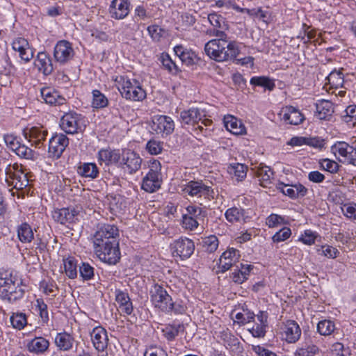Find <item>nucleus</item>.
I'll list each match as a JSON object with an SVG mask.
<instances>
[{
	"label": "nucleus",
	"mask_w": 356,
	"mask_h": 356,
	"mask_svg": "<svg viewBox=\"0 0 356 356\" xmlns=\"http://www.w3.org/2000/svg\"><path fill=\"white\" fill-rule=\"evenodd\" d=\"M201 244L205 251L211 253L217 250L219 241L216 236L210 235L207 237L202 238Z\"/></svg>",
	"instance_id": "e433bc0d"
},
{
	"label": "nucleus",
	"mask_w": 356,
	"mask_h": 356,
	"mask_svg": "<svg viewBox=\"0 0 356 356\" xmlns=\"http://www.w3.org/2000/svg\"><path fill=\"white\" fill-rule=\"evenodd\" d=\"M4 141L8 146L13 152L15 150L19 142L17 140L16 137L12 134H6L4 136Z\"/></svg>",
	"instance_id": "69168bd1"
},
{
	"label": "nucleus",
	"mask_w": 356,
	"mask_h": 356,
	"mask_svg": "<svg viewBox=\"0 0 356 356\" xmlns=\"http://www.w3.org/2000/svg\"><path fill=\"white\" fill-rule=\"evenodd\" d=\"M331 150L336 156L338 154L343 158V160L339 159L340 161L356 165V147L351 146L346 142L339 141L332 146Z\"/></svg>",
	"instance_id": "6e6552de"
},
{
	"label": "nucleus",
	"mask_w": 356,
	"mask_h": 356,
	"mask_svg": "<svg viewBox=\"0 0 356 356\" xmlns=\"http://www.w3.org/2000/svg\"><path fill=\"white\" fill-rule=\"evenodd\" d=\"M21 165H18L17 163L14 164H6L5 166H2L4 168V172L6 175L5 181L7 183L8 186H10L11 184L10 182L13 184V181L10 180L14 174L17 172L18 169L20 168Z\"/></svg>",
	"instance_id": "49530a36"
},
{
	"label": "nucleus",
	"mask_w": 356,
	"mask_h": 356,
	"mask_svg": "<svg viewBox=\"0 0 356 356\" xmlns=\"http://www.w3.org/2000/svg\"><path fill=\"white\" fill-rule=\"evenodd\" d=\"M227 172L234 175L237 181H242L247 174V166L241 163H234L227 168Z\"/></svg>",
	"instance_id": "72a5a7b5"
},
{
	"label": "nucleus",
	"mask_w": 356,
	"mask_h": 356,
	"mask_svg": "<svg viewBox=\"0 0 356 356\" xmlns=\"http://www.w3.org/2000/svg\"><path fill=\"white\" fill-rule=\"evenodd\" d=\"M10 323L13 327L22 330L27 323L26 315L23 313L13 314L10 316Z\"/></svg>",
	"instance_id": "a19ab883"
},
{
	"label": "nucleus",
	"mask_w": 356,
	"mask_h": 356,
	"mask_svg": "<svg viewBox=\"0 0 356 356\" xmlns=\"http://www.w3.org/2000/svg\"><path fill=\"white\" fill-rule=\"evenodd\" d=\"M129 6L128 0H113L109 10L111 17L116 19H124L129 13Z\"/></svg>",
	"instance_id": "6ab92c4d"
},
{
	"label": "nucleus",
	"mask_w": 356,
	"mask_h": 356,
	"mask_svg": "<svg viewBox=\"0 0 356 356\" xmlns=\"http://www.w3.org/2000/svg\"><path fill=\"white\" fill-rule=\"evenodd\" d=\"M24 133L25 137L29 138L32 145H34L37 148H40L43 146V143L48 134L47 130L42 127H32L30 129L26 128L24 131Z\"/></svg>",
	"instance_id": "ddd939ff"
},
{
	"label": "nucleus",
	"mask_w": 356,
	"mask_h": 356,
	"mask_svg": "<svg viewBox=\"0 0 356 356\" xmlns=\"http://www.w3.org/2000/svg\"><path fill=\"white\" fill-rule=\"evenodd\" d=\"M183 328L184 326L181 325H168L163 330V335L168 341H172L175 339L180 330H183Z\"/></svg>",
	"instance_id": "37998d69"
},
{
	"label": "nucleus",
	"mask_w": 356,
	"mask_h": 356,
	"mask_svg": "<svg viewBox=\"0 0 356 356\" xmlns=\"http://www.w3.org/2000/svg\"><path fill=\"white\" fill-rule=\"evenodd\" d=\"M98 159L101 163H104L106 165L117 164L120 160V154L119 150L102 149L98 153Z\"/></svg>",
	"instance_id": "b1692460"
},
{
	"label": "nucleus",
	"mask_w": 356,
	"mask_h": 356,
	"mask_svg": "<svg viewBox=\"0 0 356 356\" xmlns=\"http://www.w3.org/2000/svg\"><path fill=\"white\" fill-rule=\"evenodd\" d=\"M148 152L152 155L161 153L163 150V143L154 139L149 140L146 145Z\"/></svg>",
	"instance_id": "8fccbe9b"
},
{
	"label": "nucleus",
	"mask_w": 356,
	"mask_h": 356,
	"mask_svg": "<svg viewBox=\"0 0 356 356\" xmlns=\"http://www.w3.org/2000/svg\"><path fill=\"white\" fill-rule=\"evenodd\" d=\"M250 83L253 86L264 87L269 90H273L275 87L274 82L266 76H253Z\"/></svg>",
	"instance_id": "4c0bfd02"
},
{
	"label": "nucleus",
	"mask_w": 356,
	"mask_h": 356,
	"mask_svg": "<svg viewBox=\"0 0 356 356\" xmlns=\"http://www.w3.org/2000/svg\"><path fill=\"white\" fill-rule=\"evenodd\" d=\"M74 338L66 332L58 333L55 338V343L59 350H70L74 343Z\"/></svg>",
	"instance_id": "c85d7f7f"
},
{
	"label": "nucleus",
	"mask_w": 356,
	"mask_h": 356,
	"mask_svg": "<svg viewBox=\"0 0 356 356\" xmlns=\"http://www.w3.org/2000/svg\"><path fill=\"white\" fill-rule=\"evenodd\" d=\"M320 163L321 167L323 170L332 174L337 172L339 168V165L336 161L330 160L328 159L322 160Z\"/></svg>",
	"instance_id": "5fc2aeb1"
},
{
	"label": "nucleus",
	"mask_w": 356,
	"mask_h": 356,
	"mask_svg": "<svg viewBox=\"0 0 356 356\" xmlns=\"http://www.w3.org/2000/svg\"><path fill=\"white\" fill-rule=\"evenodd\" d=\"M14 152L19 157L26 159H32L34 156L33 151L25 145H22L21 143L18 145Z\"/></svg>",
	"instance_id": "3c124183"
},
{
	"label": "nucleus",
	"mask_w": 356,
	"mask_h": 356,
	"mask_svg": "<svg viewBox=\"0 0 356 356\" xmlns=\"http://www.w3.org/2000/svg\"><path fill=\"white\" fill-rule=\"evenodd\" d=\"M184 195H190L197 199L204 198L207 202L214 199V191L211 186L207 185L202 180L188 181L182 189Z\"/></svg>",
	"instance_id": "39448f33"
},
{
	"label": "nucleus",
	"mask_w": 356,
	"mask_h": 356,
	"mask_svg": "<svg viewBox=\"0 0 356 356\" xmlns=\"http://www.w3.org/2000/svg\"><path fill=\"white\" fill-rule=\"evenodd\" d=\"M35 66L44 75H49L54 70L51 58L45 52H39L34 62Z\"/></svg>",
	"instance_id": "412c9836"
},
{
	"label": "nucleus",
	"mask_w": 356,
	"mask_h": 356,
	"mask_svg": "<svg viewBox=\"0 0 356 356\" xmlns=\"http://www.w3.org/2000/svg\"><path fill=\"white\" fill-rule=\"evenodd\" d=\"M92 106L95 108H104L108 105V99L99 90L92 92Z\"/></svg>",
	"instance_id": "a18cd8bd"
},
{
	"label": "nucleus",
	"mask_w": 356,
	"mask_h": 356,
	"mask_svg": "<svg viewBox=\"0 0 356 356\" xmlns=\"http://www.w3.org/2000/svg\"><path fill=\"white\" fill-rule=\"evenodd\" d=\"M319 352V348L315 345L298 348L294 353V356H314Z\"/></svg>",
	"instance_id": "c03bdc74"
},
{
	"label": "nucleus",
	"mask_w": 356,
	"mask_h": 356,
	"mask_svg": "<svg viewBox=\"0 0 356 356\" xmlns=\"http://www.w3.org/2000/svg\"><path fill=\"white\" fill-rule=\"evenodd\" d=\"M65 272L67 277L74 279L77 275L76 264L74 259L68 258L64 260Z\"/></svg>",
	"instance_id": "79ce46f5"
},
{
	"label": "nucleus",
	"mask_w": 356,
	"mask_h": 356,
	"mask_svg": "<svg viewBox=\"0 0 356 356\" xmlns=\"http://www.w3.org/2000/svg\"><path fill=\"white\" fill-rule=\"evenodd\" d=\"M232 280L237 284H242L245 280L248 279L246 271H242L239 269V266H236L232 275Z\"/></svg>",
	"instance_id": "bf43d9fd"
},
{
	"label": "nucleus",
	"mask_w": 356,
	"mask_h": 356,
	"mask_svg": "<svg viewBox=\"0 0 356 356\" xmlns=\"http://www.w3.org/2000/svg\"><path fill=\"white\" fill-rule=\"evenodd\" d=\"M172 256L179 257L182 260L189 258L194 252L195 244L187 238H180L170 245Z\"/></svg>",
	"instance_id": "0eeeda50"
},
{
	"label": "nucleus",
	"mask_w": 356,
	"mask_h": 356,
	"mask_svg": "<svg viewBox=\"0 0 356 356\" xmlns=\"http://www.w3.org/2000/svg\"><path fill=\"white\" fill-rule=\"evenodd\" d=\"M81 115L76 112H69L63 115L60 119V128L67 134H75L81 130L83 124Z\"/></svg>",
	"instance_id": "1a4fd4ad"
},
{
	"label": "nucleus",
	"mask_w": 356,
	"mask_h": 356,
	"mask_svg": "<svg viewBox=\"0 0 356 356\" xmlns=\"http://www.w3.org/2000/svg\"><path fill=\"white\" fill-rule=\"evenodd\" d=\"M218 337L223 341L224 345L226 346L232 347L238 344V339L227 328L222 329L219 332Z\"/></svg>",
	"instance_id": "f704fd0d"
},
{
	"label": "nucleus",
	"mask_w": 356,
	"mask_h": 356,
	"mask_svg": "<svg viewBox=\"0 0 356 356\" xmlns=\"http://www.w3.org/2000/svg\"><path fill=\"white\" fill-rule=\"evenodd\" d=\"M77 215L78 212L74 209L62 208L54 210L52 213V218L55 221L65 225L74 222Z\"/></svg>",
	"instance_id": "aec40b11"
},
{
	"label": "nucleus",
	"mask_w": 356,
	"mask_h": 356,
	"mask_svg": "<svg viewBox=\"0 0 356 356\" xmlns=\"http://www.w3.org/2000/svg\"><path fill=\"white\" fill-rule=\"evenodd\" d=\"M225 218L229 222L235 223L245 222L246 216L243 209L232 207L226 211Z\"/></svg>",
	"instance_id": "c756f323"
},
{
	"label": "nucleus",
	"mask_w": 356,
	"mask_h": 356,
	"mask_svg": "<svg viewBox=\"0 0 356 356\" xmlns=\"http://www.w3.org/2000/svg\"><path fill=\"white\" fill-rule=\"evenodd\" d=\"M151 128L156 134L168 136L175 129V124L171 118L165 115L155 116L152 120Z\"/></svg>",
	"instance_id": "9b49d317"
},
{
	"label": "nucleus",
	"mask_w": 356,
	"mask_h": 356,
	"mask_svg": "<svg viewBox=\"0 0 356 356\" xmlns=\"http://www.w3.org/2000/svg\"><path fill=\"white\" fill-rule=\"evenodd\" d=\"M142 159L135 152L127 150L122 154V162L124 168L127 170L129 174L137 172L141 166Z\"/></svg>",
	"instance_id": "dca6fc26"
},
{
	"label": "nucleus",
	"mask_w": 356,
	"mask_h": 356,
	"mask_svg": "<svg viewBox=\"0 0 356 356\" xmlns=\"http://www.w3.org/2000/svg\"><path fill=\"white\" fill-rule=\"evenodd\" d=\"M181 122L182 127L186 125L195 126L202 120V115L198 108H190L181 112Z\"/></svg>",
	"instance_id": "5701e85b"
},
{
	"label": "nucleus",
	"mask_w": 356,
	"mask_h": 356,
	"mask_svg": "<svg viewBox=\"0 0 356 356\" xmlns=\"http://www.w3.org/2000/svg\"><path fill=\"white\" fill-rule=\"evenodd\" d=\"M122 96L127 99L140 101L146 97V92L140 82L135 79L120 76V86L118 88Z\"/></svg>",
	"instance_id": "7ed1b4c3"
},
{
	"label": "nucleus",
	"mask_w": 356,
	"mask_h": 356,
	"mask_svg": "<svg viewBox=\"0 0 356 356\" xmlns=\"http://www.w3.org/2000/svg\"><path fill=\"white\" fill-rule=\"evenodd\" d=\"M206 54L217 62L235 59L239 54V49L234 41L211 40L204 46Z\"/></svg>",
	"instance_id": "f03ea898"
},
{
	"label": "nucleus",
	"mask_w": 356,
	"mask_h": 356,
	"mask_svg": "<svg viewBox=\"0 0 356 356\" xmlns=\"http://www.w3.org/2000/svg\"><path fill=\"white\" fill-rule=\"evenodd\" d=\"M37 307L40 311V316L44 323L49 321V315L47 312V305L42 300H37Z\"/></svg>",
	"instance_id": "0e129e2a"
},
{
	"label": "nucleus",
	"mask_w": 356,
	"mask_h": 356,
	"mask_svg": "<svg viewBox=\"0 0 356 356\" xmlns=\"http://www.w3.org/2000/svg\"><path fill=\"white\" fill-rule=\"evenodd\" d=\"M79 273L83 280H90L94 276V268L88 263H82L79 266Z\"/></svg>",
	"instance_id": "603ef678"
},
{
	"label": "nucleus",
	"mask_w": 356,
	"mask_h": 356,
	"mask_svg": "<svg viewBox=\"0 0 356 356\" xmlns=\"http://www.w3.org/2000/svg\"><path fill=\"white\" fill-rule=\"evenodd\" d=\"M282 329V336L286 341L292 343L299 340L301 336V329L295 321H287Z\"/></svg>",
	"instance_id": "f3484780"
},
{
	"label": "nucleus",
	"mask_w": 356,
	"mask_h": 356,
	"mask_svg": "<svg viewBox=\"0 0 356 356\" xmlns=\"http://www.w3.org/2000/svg\"><path fill=\"white\" fill-rule=\"evenodd\" d=\"M291 235V231L290 228L284 227L277 232H276L272 239L274 243H280L282 241H284L288 239Z\"/></svg>",
	"instance_id": "864d4df0"
},
{
	"label": "nucleus",
	"mask_w": 356,
	"mask_h": 356,
	"mask_svg": "<svg viewBox=\"0 0 356 356\" xmlns=\"http://www.w3.org/2000/svg\"><path fill=\"white\" fill-rule=\"evenodd\" d=\"M187 213L184 215L193 217V218L197 219L198 221L203 220V218L205 216V211L202 210V208L190 205L186 208Z\"/></svg>",
	"instance_id": "09e8293b"
},
{
	"label": "nucleus",
	"mask_w": 356,
	"mask_h": 356,
	"mask_svg": "<svg viewBox=\"0 0 356 356\" xmlns=\"http://www.w3.org/2000/svg\"><path fill=\"white\" fill-rule=\"evenodd\" d=\"M342 211L347 218L356 220V204L344 205Z\"/></svg>",
	"instance_id": "e2e57ef3"
},
{
	"label": "nucleus",
	"mask_w": 356,
	"mask_h": 356,
	"mask_svg": "<svg viewBox=\"0 0 356 356\" xmlns=\"http://www.w3.org/2000/svg\"><path fill=\"white\" fill-rule=\"evenodd\" d=\"M252 349L259 356H277L275 353L259 345L252 346Z\"/></svg>",
	"instance_id": "774afa93"
},
{
	"label": "nucleus",
	"mask_w": 356,
	"mask_h": 356,
	"mask_svg": "<svg viewBox=\"0 0 356 356\" xmlns=\"http://www.w3.org/2000/svg\"><path fill=\"white\" fill-rule=\"evenodd\" d=\"M161 163L154 160L149 166V170L143 179L142 188L148 192L153 193L160 188L162 178L161 174Z\"/></svg>",
	"instance_id": "423d86ee"
},
{
	"label": "nucleus",
	"mask_w": 356,
	"mask_h": 356,
	"mask_svg": "<svg viewBox=\"0 0 356 356\" xmlns=\"http://www.w3.org/2000/svg\"><path fill=\"white\" fill-rule=\"evenodd\" d=\"M147 31L154 41H159L163 35V29L158 25H151L147 27Z\"/></svg>",
	"instance_id": "13d9d810"
},
{
	"label": "nucleus",
	"mask_w": 356,
	"mask_h": 356,
	"mask_svg": "<svg viewBox=\"0 0 356 356\" xmlns=\"http://www.w3.org/2000/svg\"><path fill=\"white\" fill-rule=\"evenodd\" d=\"M335 330L334 323L330 320H322L317 324V330L321 335H330Z\"/></svg>",
	"instance_id": "c9c22d12"
},
{
	"label": "nucleus",
	"mask_w": 356,
	"mask_h": 356,
	"mask_svg": "<svg viewBox=\"0 0 356 356\" xmlns=\"http://www.w3.org/2000/svg\"><path fill=\"white\" fill-rule=\"evenodd\" d=\"M240 258L239 251L235 248H228L220 256L219 260V268L222 273H224L232 266H237Z\"/></svg>",
	"instance_id": "4468645a"
},
{
	"label": "nucleus",
	"mask_w": 356,
	"mask_h": 356,
	"mask_svg": "<svg viewBox=\"0 0 356 356\" xmlns=\"http://www.w3.org/2000/svg\"><path fill=\"white\" fill-rule=\"evenodd\" d=\"M21 165H18L17 163L14 164H6L5 166H2L4 168V172L6 175L5 181L7 183L8 186H10L11 184L10 182L13 184V181L10 180L14 174L17 172L18 169L20 168Z\"/></svg>",
	"instance_id": "de8ad7c7"
},
{
	"label": "nucleus",
	"mask_w": 356,
	"mask_h": 356,
	"mask_svg": "<svg viewBox=\"0 0 356 356\" xmlns=\"http://www.w3.org/2000/svg\"><path fill=\"white\" fill-rule=\"evenodd\" d=\"M78 173L85 177L96 178L99 174V170L95 163H83L77 169Z\"/></svg>",
	"instance_id": "2f4dec72"
},
{
	"label": "nucleus",
	"mask_w": 356,
	"mask_h": 356,
	"mask_svg": "<svg viewBox=\"0 0 356 356\" xmlns=\"http://www.w3.org/2000/svg\"><path fill=\"white\" fill-rule=\"evenodd\" d=\"M49 342L43 337H35L29 342L27 348L29 352L41 354L44 353L49 348Z\"/></svg>",
	"instance_id": "cd10ccee"
},
{
	"label": "nucleus",
	"mask_w": 356,
	"mask_h": 356,
	"mask_svg": "<svg viewBox=\"0 0 356 356\" xmlns=\"http://www.w3.org/2000/svg\"><path fill=\"white\" fill-rule=\"evenodd\" d=\"M257 175L263 181L267 182L270 181L273 172L270 167L264 165L258 168Z\"/></svg>",
	"instance_id": "6e6d98bb"
},
{
	"label": "nucleus",
	"mask_w": 356,
	"mask_h": 356,
	"mask_svg": "<svg viewBox=\"0 0 356 356\" xmlns=\"http://www.w3.org/2000/svg\"><path fill=\"white\" fill-rule=\"evenodd\" d=\"M149 297L155 308L168 314L170 307L172 306V298L163 286L154 284L149 290Z\"/></svg>",
	"instance_id": "20e7f679"
},
{
	"label": "nucleus",
	"mask_w": 356,
	"mask_h": 356,
	"mask_svg": "<svg viewBox=\"0 0 356 356\" xmlns=\"http://www.w3.org/2000/svg\"><path fill=\"white\" fill-rule=\"evenodd\" d=\"M333 348L331 356H350L347 350H343V346L341 343H336L333 345Z\"/></svg>",
	"instance_id": "338daca9"
},
{
	"label": "nucleus",
	"mask_w": 356,
	"mask_h": 356,
	"mask_svg": "<svg viewBox=\"0 0 356 356\" xmlns=\"http://www.w3.org/2000/svg\"><path fill=\"white\" fill-rule=\"evenodd\" d=\"M266 328L267 327L256 323V324L250 329L249 331L254 337L264 338L266 333Z\"/></svg>",
	"instance_id": "680f3d73"
},
{
	"label": "nucleus",
	"mask_w": 356,
	"mask_h": 356,
	"mask_svg": "<svg viewBox=\"0 0 356 356\" xmlns=\"http://www.w3.org/2000/svg\"><path fill=\"white\" fill-rule=\"evenodd\" d=\"M317 116L320 120H329L334 113L333 104L328 100L322 99L316 104Z\"/></svg>",
	"instance_id": "bb28decb"
},
{
	"label": "nucleus",
	"mask_w": 356,
	"mask_h": 356,
	"mask_svg": "<svg viewBox=\"0 0 356 356\" xmlns=\"http://www.w3.org/2000/svg\"><path fill=\"white\" fill-rule=\"evenodd\" d=\"M7 300L9 302H13L17 300L20 299L24 296V291L19 286V283H15V280H13L12 286H10Z\"/></svg>",
	"instance_id": "58836bf2"
},
{
	"label": "nucleus",
	"mask_w": 356,
	"mask_h": 356,
	"mask_svg": "<svg viewBox=\"0 0 356 356\" xmlns=\"http://www.w3.org/2000/svg\"><path fill=\"white\" fill-rule=\"evenodd\" d=\"M199 225V221L196 218L187 216L183 214L182 216V226L186 229L193 230Z\"/></svg>",
	"instance_id": "4d7b16f0"
},
{
	"label": "nucleus",
	"mask_w": 356,
	"mask_h": 356,
	"mask_svg": "<svg viewBox=\"0 0 356 356\" xmlns=\"http://www.w3.org/2000/svg\"><path fill=\"white\" fill-rule=\"evenodd\" d=\"M282 112L283 113L282 119L288 124L298 125L305 120L304 115L300 111L292 106H286Z\"/></svg>",
	"instance_id": "4be33fe9"
},
{
	"label": "nucleus",
	"mask_w": 356,
	"mask_h": 356,
	"mask_svg": "<svg viewBox=\"0 0 356 356\" xmlns=\"http://www.w3.org/2000/svg\"><path fill=\"white\" fill-rule=\"evenodd\" d=\"M12 47L15 51L19 53L22 60L27 63L33 58V51L30 47L29 42L24 38H17L12 42Z\"/></svg>",
	"instance_id": "2eb2a0df"
},
{
	"label": "nucleus",
	"mask_w": 356,
	"mask_h": 356,
	"mask_svg": "<svg viewBox=\"0 0 356 356\" xmlns=\"http://www.w3.org/2000/svg\"><path fill=\"white\" fill-rule=\"evenodd\" d=\"M68 145L69 139L65 134L53 136L49 141V156L56 159L60 158Z\"/></svg>",
	"instance_id": "9d476101"
},
{
	"label": "nucleus",
	"mask_w": 356,
	"mask_h": 356,
	"mask_svg": "<svg viewBox=\"0 0 356 356\" xmlns=\"http://www.w3.org/2000/svg\"><path fill=\"white\" fill-rule=\"evenodd\" d=\"M118 228L113 225H98L93 235L95 252L98 258L108 264H116L120 259L118 237Z\"/></svg>",
	"instance_id": "f257e3e1"
},
{
	"label": "nucleus",
	"mask_w": 356,
	"mask_h": 356,
	"mask_svg": "<svg viewBox=\"0 0 356 356\" xmlns=\"http://www.w3.org/2000/svg\"><path fill=\"white\" fill-rule=\"evenodd\" d=\"M41 95L44 102L49 104L63 105L66 103V99L63 97L50 88H42Z\"/></svg>",
	"instance_id": "393cba45"
},
{
	"label": "nucleus",
	"mask_w": 356,
	"mask_h": 356,
	"mask_svg": "<svg viewBox=\"0 0 356 356\" xmlns=\"http://www.w3.org/2000/svg\"><path fill=\"white\" fill-rule=\"evenodd\" d=\"M10 180L13 181V184L10 182L11 184H10V186H13L15 188L18 190L23 189L29 185L27 175L22 170V165H21L17 172L14 174V176L10 178Z\"/></svg>",
	"instance_id": "7c9ffc66"
},
{
	"label": "nucleus",
	"mask_w": 356,
	"mask_h": 356,
	"mask_svg": "<svg viewBox=\"0 0 356 356\" xmlns=\"http://www.w3.org/2000/svg\"><path fill=\"white\" fill-rule=\"evenodd\" d=\"M74 54V51L71 43L67 40H63L58 41L54 47V58L60 64L67 63L73 58Z\"/></svg>",
	"instance_id": "f8f14e48"
},
{
	"label": "nucleus",
	"mask_w": 356,
	"mask_h": 356,
	"mask_svg": "<svg viewBox=\"0 0 356 356\" xmlns=\"http://www.w3.org/2000/svg\"><path fill=\"white\" fill-rule=\"evenodd\" d=\"M277 188L280 190L283 194L288 195L291 198H297V193L292 186L289 187V185L284 184V183H279Z\"/></svg>",
	"instance_id": "052dcab7"
},
{
	"label": "nucleus",
	"mask_w": 356,
	"mask_h": 356,
	"mask_svg": "<svg viewBox=\"0 0 356 356\" xmlns=\"http://www.w3.org/2000/svg\"><path fill=\"white\" fill-rule=\"evenodd\" d=\"M91 340L93 346L98 351H104L108 346V336L106 330L98 326L95 327L90 333Z\"/></svg>",
	"instance_id": "a211bd4d"
},
{
	"label": "nucleus",
	"mask_w": 356,
	"mask_h": 356,
	"mask_svg": "<svg viewBox=\"0 0 356 356\" xmlns=\"http://www.w3.org/2000/svg\"><path fill=\"white\" fill-rule=\"evenodd\" d=\"M224 124L227 130L235 135H241L245 132V128L242 122L232 115L224 117Z\"/></svg>",
	"instance_id": "a878e982"
},
{
	"label": "nucleus",
	"mask_w": 356,
	"mask_h": 356,
	"mask_svg": "<svg viewBox=\"0 0 356 356\" xmlns=\"http://www.w3.org/2000/svg\"><path fill=\"white\" fill-rule=\"evenodd\" d=\"M326 79L332 87L336 88L343 86L344 82L342 72L337 70L330 72Z\"/></svg>",
	"instance_id": "ea45409f"
},
{
	"label": "nucleus",
	"mask_w": 356,
	"mask_h": 356,
	"mask_svg": "<svg viewBox=\"0 0 356 356\" xmlns=\"http://www.w3.org/2000/svg\"><path fill=\"white\" fill-rule=\"evenodd\" d=\"M18 238L22 243H29L33 239V232L31 226L26 223H22L17 229Z\"/></svg>",
	"instance_id": "473e14b6"
}]
</instances>
